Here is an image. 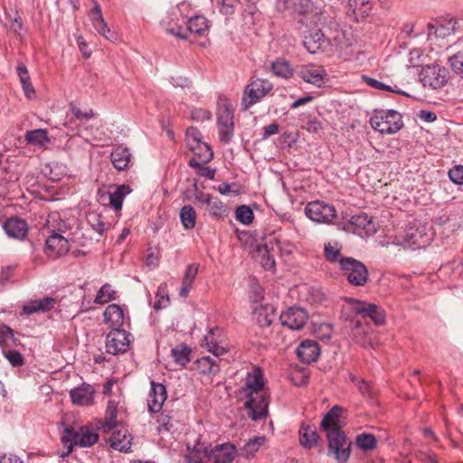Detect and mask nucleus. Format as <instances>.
<instances>
[{"label": "nucleus", "instance_id": "obj_1", "mask_svg": "<svg viewBox=\"0 0 463 463\" xmlns=\"http://www.w3.org/2000/svg\"><path fill=\"white\" fill-rule=\"evenodd\" d=\"M264 378L260 368L255 367L245 377L244 384L239 389L241 399H245L244 407L249 418L257 421L268 415L269 398L264 392Z\"/></svg>", "mask_w": 463, "mask_h": 463}, {"label": "nucleus", "instance_id": "obj_2", "mask_svg": "<svg viewBox=\"0 0 463 463\" xmlns=\"http://www.w3.org/2000/svg\"><path fill=\"white\" fill-rule=\"evenodd\" d=\"M303 43L307 52L312 54L318 52H327L333 47L337 50H343L353 44L352 41L346 37L345 32H338L333 41H330L325 37V34L320 30L312 32L305 36Z\"/></svg>", "mask_w": 463, "mask_h": 463}, {"label": "nucleus", "instance_id": "obj_3", "mask_svg": "<svg viewBox=\"0 0 463 463\" xmlns=\"http://www.w3.org/2000/svg\"><path fill=\"white\" fill-rule=\"evenodd\" d=\"M61 440L67 447V454H69L74 446L82 448L93 446L99 440V435L90 426H68L64 428Z\"/></svg>", "mask_w": 463, "mask_h": 463}, {"label": "nucleus", "instance_id": "obj_4", "mask_svg": "<svg viewBox=\"0 0 463 463\" xmlns=\"http://www.w3.org/2000/svg\"><path fill=\"white\" fill-rule=\"evenodd\" d=\"M369 122L373 129L385 135L395 134L403 128L402 116L394 109H375Z\"/></svg>", "mask_w": 463, "mask_h": 463}, {"label": "nucleus", "instance_id": "obj_5", "mask_svg": "<svg viewBox=\"0 0 463 463\" xmlns=\"http://www.w3.org/2000/svg\"><path fill=\"white\" fill-rule=\"evenodd\" d=\"M340 269L352 286L363 287L369 280L366 266L352 257L340 260Z\"/></svg>", "mask_w": 463, "mask_h": 463}, {"label": "nucleus", "instance_id": "obj_6", "mask_svg": "<svg viewBox=\"0 0 463 463\" xmlns=\"http://www.w3.org/2000/svg\"><path fill=\"white\" fill-rule=\"evenodd\" d=\"M273 90V84L268 80H251L244 89L241 99L243 110H248L251 106L261 100Z\"/></svg>", "mask_w": 463, "mask_h": 463}, {"label": "nucleus", "instance_id": "obj_7", "mask_svg": "<svg viewBox=\"0 0 463 463\" xmlns=\"http://www.w3.org/2000/svg\"><path fill=\"white\" fill-rule=\"evenodd\" d=\"M328 440V455L334 457L338 463H345L351 454V441L343 430L331 431L326 434Z\"/></svg>", "mask_w": 463, "mask_h": 463}, {"label": "nucleus", "instance_id": "obj_8", "mask_svg": "<svg viewBox=\"0 0 463 463\" xmlns=\"http://www.w3.org/2000/svg\"><path fill=\"white\" fill-rule=\"evenodd\" d=\"M430 240V236L425 232V228L416 222L408 225L398 239L403 247L413 249L426 247Z\"/></svg>", "mask_w": 463, "mask_h": 463}, {"label": "nucleus", "instance_id": "obj_9", "mask_svg": "<svg viewBox=\"0 0 463 463\" xmlns=\"http://www.w3.org/2000/svg\"><path fill=\"white\" fill-rule=\"evenodd\" d=\"M420 80L424 87L441 89L448 81V70L440 65H427L420 72Z\"/></svg>", "mask_w": 463, "mask_h": 463}, {"label": "nucleus", "instance_id": "obj_10", "mask_svg": "<svg viewBox=\"0 0 463 463\" xmlns=\"http://www.w3.org/2000/svg\"><path fill=\"white\" fill-rule=\"evenodd\" d=\"M306 215L317 222L329 223L336 217V210L334 205L323 201L310 202L305 207Z\"/></svg>", "mask_w": 463, "mask_h": 463}, {"label": "nucleus", "instance_id": "obj_11", "mask_svg": "<svg viewBox=\"0 0 463 463\" xmlns=\"http://www.w3.org/2000/svg\"><path fill=\"white\" fill-rule=\"evenodd\" d=\"M208 28V21L204 16L194 15L187 21L186 28L177 26L176 28H167L166 31L168 33L178 38L186 39L188 37V33L203 35L204 33L207 32Z\"/></svg>", "mask_w": 463, "mask_h": 463}, {"label": "nucleus", "instance_id": "obj_12", "mask_svg": "<svg viewBox=\"0 0 463 463\" xmlns=\"http://www.w3.org/2000/svg\"><path fill=\"white\" fill-rule=\"evenodd\" d=\"M352 309L364 318L369 317L376 326H382L385 323L384 310L373 303L353 299Z\"/></svg>", "mask_w": 463, "mask_h": 463}, {"label": "nucleus", "instance_id": "obj_13", "mask_svg": "<svg viewBox=\"0 0 463 463\" xmlns=\"http://www.w3.org/2000/svg\"><path fill=\"white\" fill-rule=\"evenodd\" d=\"M129 335L126 330H111L106 337V352L114 355L127 352L130 344Z\"/></svg>", "mask_w": 463, "mask_h": 463}, {"label": "nucleus", "instance_id": "obj_14", "mask_svg": "<svg viewBox=\"0 0 463 463\" xmlns=\"http://www.w3.org/2000/svg\"><path fill=\"white\" fill-rule=\"evenodd\" d=\"M279 320L283 326L291 330H300L308 320V315L304 308L292 307L282 312Z\"/></svg>", "mask_w": 463, "mask_h": 463}, {"label": "nucleus", "instance_id": "obj_15", "mask_svg": "<svg viewBox=\"0 0 463 463\" xmlns=\"http://www.w3.org/2000/svg\"><path fill=\"white\" fill-rule=\"evenodd\" d=\"M346 230L359 236H369L376 232V225L366 214L354 215L346 223Z\"/></svg>", "mask_w": 463, "mask_h": 463}, {"label": "nucleus", "instance_id": "obj_16", "mask_svg": "<svg viewBox=\"0 0 463 463\" xmlns=\"http://www.w3.org/2000/svg\"><path fill=\"white\" fill-rule=\"evenodd\" d=\"M351 336L354 342L365 348H374L377 345L375 333L368 325H364L363 322L358 319L354 321Z\"/></svg>", "mask_w": 463, "mask_h": 463}, {"label": "nucleus", "instance_id": "obj_17", "mask_svg": "<svg viewBox=\"0 0 463 463\" xmlns=\"http://www.w3.org/2000/svg\"><path fill=\"white\" fill-rule=\"evenodd\" d=\"M186 137L191 149L203 158V161L208 162L213 158V153L211 147L201 140V134L196 128H188Z\"/></svg>", "mask_w": 463, "mask_h": 463}, {"label": "nucleus", "instance_id": "obj_18", "mask_svg": "<svg viewBox=\"0 0 463 463\" xmlns=\"http://www.w3.org/2000/svg\"><path fill=\"white\" fill-rule=\"evenodd\" d=\"M298 75L306 82L321 87L327 76L324 67L316 64H307L300 67Z\"/></svg>", "mask_w": 463, "mask_h": 463}, {"label": "nucleus", "instance_id": "obj_19", "mask_svg": "<svg viewBox=\"0 0 463 463\" xmlns=\"http://www.w3.org/2000/svg\"><path fill=\"white\" fill-rule=\"evenodd\" d=\"M70 250V244L66 238L57 232L50 235L45 241V253L51 258H58L65 255Z\"/></svg>", "mask_w": 463, "mask_h": 463}, {"label": "nucleus", "instance_id": "obj_20", "mask_svg": "<svg viewBox=\"0 0 463 463\" xmlns=\"http://www.w3.org/2000/svg\"><path fill=\"white\" fill-rule=\"evenodd\" d=\"M110 161L118 171H125L133 165V156L129 148L123 145H117L110 153Z\"/></svg>", "mask_w": 463, "mask_h": 463}, {"label": "nucleus", "instance_id": "obj_21", "mask_svg": "<svg viewBox=\"0 0 463 463\" xmlns=\"http://www.w3.org/2000/svg\"><path fill=\"white\" fill-rule=\"evenodd\" d=\"M151 388L148 393L147 408L149 412L156 413L160 411L166 400L167 393L165 385L151 381Z\"/></svg>", "mask_w": 463, "mask_h": 463}, {"label": "nucleus", "instance_id": "obj_22", "mask_svg": "<svg viewBox=\"0 0 463 463\" xmlns=\"http://www.w3.org/2000/svg\"><path fill=\"white\" fill-rule=\"evenodd\" d=\"M343 411V407L335 405L325 414L321 420L320 427L326 434L331 431L342 430L343 424L341 423L340 418Z\"/></svg>", "mask_w": 463, "mask_h": 463}, {"label": "nucleus", "instance_id": "obj_23", "mask_svg": "<svg viewBox=\"0 0 463 463\" xmlns=\"http://www.w3.org/2000/svg\"><path fill=\"white\" fill-rule=\"evenodd\" d=\"M236 448L230 442L211 447L210 461L213 463H231L235 457Z\"/></svg>", "mask_w": 463, "mask_h": 463}, {"label": "nucleus", "instance_id": "obj_24", "mask_svg": "<svg viewBox=\"0 0 463 463\" xmlns=\"http://www.w3.org/2000/svg\"><path fill=\"white\" fill-rule=\"evenodd\" d=\"M3 228L10 238L20 241L26 238L29 230L27 222L19 217L9 218L4 222Z\"/></svg>", "mask_w": 463, "mask_h": 463}, {"label": "nucleus", "instance_id": "obj_25", "mask_svg": "<svg viewBox=\"0 0 463 463\" xmlns=\"http://www.w3.org/2000/svg\"><path fill=\"white\" fill-rule=\"evenodd\" d=\"M95 390L88 383H82L80 386L71 390L70 397L73 404L79 406H89L93 403Z\"/></svg>", "mask_w": 463, "mask_h": 463}, {"label": "nucleus", "instance_id": "obj_26", "mask_svg": "<svg viewBox=\"0 0 463 463\" xmlns=\"http://www.w3.org/2000/svg\"><path fill=\"white\" fill-rule=\"evenodd\" d=\"M56 304L57 299L52 297H44L41 299L31 300L23 306L20 315H33L39 312H48L52 310Z\"/></svg>", "mask_w": 463, "mask_h": 463}, {"label": "nucleus", "instance_id": "obj_27", "mask_svg": "<svg viewBox=\"0 0 463 463\" xmlns=\"http://www.w3.org/2000/svg\"><path fill=\"white\" fill-rule=\"evenodd\" d=\"M211 445L197 440L193 448L187 445L185 461L187 463H203L204 459L210 461Z\"/></svg>", "mask_w": 463, "mask_h": 463}, {"label": "nucleus", "instance_id": "obj_28", "mask_svg": "<svg viewBox=\"0 0 463 463\" xmlns=\"http://www.w3.org/2000/svg\"><path fill=\"white\" fill-rule=\"evenodd\" d=\"M91 2L93 3V8L90 12L91 24L100 35L110 40L112 35H110V29L102 16L101 7L96 0H91Z\"/></svg>", "mask_w": 463, "mask_h": 463}, {"label": "nucleus", "instance_id": "obj_29", "mask_svg": "<svg viewBox=\"0 0 463 463\" xmlns=\"http://www.w3.org/2000/svg\"><path fill=\"white\" fill-rule=\"evenodd\" d=\"M104 321L112 330H121L125 321L123 309L117 304L109 305L104 311Z\"/></svg>", "mask_w": 463, "mask_h": 463}, {"label": "nucleus", "instance_id": "obj_30", "mask_svg": "<svg viewBox=\"0 0 463 463\" xmlns=\"http://www.w3.org/2000/svg\"><path fill=\"white\" fill-rule=\"evenodd\" d=\"M298 358L305 364L315 362L320 354V348L316 341L305 340L297 348Z\"/></svg>", "mask_w": 463, "mask_h": 463}, {"label": "nucleus", "instance_id": "obj_31", "mask_svg": "<svg viewBox=\"0 0 463 463\" xmlns=\"http://www.w3.org/2000/svg\"><path fill=\"white\" fill-rule=\"evenodd\" d=\"M132 437L128 430L121 427L120 429L113 431L109 438L110 446L119 451L128 452L131 448Z\"/></svg>", "mask_w": 463, "mask_h": 463}, {"label": "nucleus", "instance_id": "obj_32", "mask_svg": "<svg viewBox=\"0 0 463 463\" xmlns=\"http://www.w3.org/2000/svg\"><path fill=\"white\" fill-rule=\"evenodd\" d=\"M299 443L305 449L314 448L318 441L319 436L314 425L303 423L298 431Z\"/></svg>", "mask_w": 463, "mask_h": 463}, {"label": "nucleus", "instance_id": "obj_33", "mask_svg": "<svg viewBox=\"0 0 463 463\" xmlns=\"http://www.w3.org/2000/svg\"><path fill=\"white\" fill-rule=\"evenodd\" d=\"M456 22L448 21L445 23L429 24H428V38L430 40L432 37L444 39L449 36L455 30Z\"/></svg>", "mask_w": 463, "mask_h": 463}, {"label": "nucleus", "instance_id": "obj_34", "mask_svg": "<svg viewBox=\"0 0 463 463\" xmlns=\"http://www.w3.org/2000/svg\"><path fill=\"white\" fill-rule=\"evenodd\" d=\"M118 402L109 400L106 408L105 418L100 423L99 429L104 432L109 431L117 427Z\"/></svg>", "mask_w": 463, "mask_h": 463}, {"label": "nucleus", "instance_id": "obj_35", "mask_svg": "<svg viewBox=\"0 0 463 463\" xmlns=\"http://www.w3.org/2000/svg\"><path fill=\"white\" fill-rule=\"evenodd\" d=\"M253 315L260 326H269L274 320V307L270 305H260L254 307Z\"/></svg>", "mask_w": 463, "mask_h": 463}, {"label": "nucleus", "instance_id": "obj_36", "mask_svg": "<svg viewBox=\"0 0 463 463\" xmlns=\"http://www.w3.org/2000/svg\"><path fill=\"white\" fill-rule=\"evenodd\" d=\"M131 192V189L129 185L127 184H121L116 187V189L113 192H109L107 194L109 200V205L117 212L120 211L122 208L123 201L129 193Z\"/></svg>", "mask_w": 463, "mask_h": 463}, {"label": "nucleus", "instance_id": "obj_37", "mask_svg": "<svg viewBox=\"0 0 463 463\" xmlns=\"http://www.w3.org/2000/svg\"><path fill=\"white\" fill-rule=\"evenodd\" d=\"M233 122V109L227 100L218 102L217 125H229Z\"/></svg>", "mask_w": 463, "mask_h": 463}, {"label": "nucleus", "instance_id": "obj_38", "mask_svg": "<svg viewBox=\"0 0 463 463\" xmlns=\"http://www.w3.org/2000/svg\"><path fill=\"white\" fill-rule=\"evenodd\" d=\"M266 438L264 436H258L253 439H250L246 444L241 448L240 456L244 457L246 458H252L256 452L261 448V446L265 443Z\"/></svg>", "mask_w": 463, "mask_h": 463}, {"label": "nucleus", "instance_id": "obj_39", "mask_svg": "<svg viewBox=\"0 0 463 463\" xmlns=\"http://www.w3.org/2000/svg\"><path fill=\"white\" fill-rule=\"evenodd\" d=\"M272 72L282 79H290L294 75V69L289 61L284 59H278L271 64Z\"/></svg>", "mask_w": 463, "mask_h": 463}, {"label": "nucleus", "instance_id": "obj_40", "mask_svg": "<svg viewBox=\"0 0 463 463\" xmlns=\"http://www.w3.org/2000/svg\"><path fill=\"white\" fill-rule=\"evenodd\" d=\"M171 354L174 361L183 367L190 362L191 348L184 344H181L175 348H172Z\"/></svg>", "mask_w": 463, "mask_h": 463}, {"label": "nucleus", "instance_id": "obj_41", "mask_svg": "<svg viewBox=\"0 0 463 463\" xmlns=\"http://www.w3.org/2000/svg\"><path fill=\"white\" fill-rule=\"evenodd\" d=\"M26 142L30 145L42 146L49 142L47 131L43 128L29 130L24 137Z\"/></svg>", "mask_w": 463, "mask_h": 463}, {"label": "nucleus", "instance_id": "obj_42", "mask_svg": "<svg viewBox=\"0 0 463 463\" xmlns=\"http://www.w3.org/2000/svg\"><path fill=\"white\" fill-rule=\"evenodd\" d=\"M180 220L184 229L192 230L195 227L196 213L191 205H184L180 210Z\"/></svg>", "mask_w": 463, "mask_h": 463}, {"label": "nucleus", "instance_id": "obj_43", "mask_svg": "<svg viewBox=\"0 0 463 463\" xmlns=\"http://www.w3.org/2000/svg\"><path fill=\"white\" fill-rule=\"evenodd\" d=\"M349 9L353 11L355 18L368 16L371 11L369 0H348Z\"/></svg>", "mask_w": 463, "mask_h": 463}, {"label": "nucleus", "instance_id": "obj_44", "mask_svg": "<svg viewBox=\"0 0 463 463\" xmlns=\"http://www.w3.org/2000/svg\"><path fill=\"white\" fill-rule=\"evenodd\" d=\"M116 298L117 291L113 289L110 284L106 283L98 291L94 302L99 305H104L109 301L115 300Z\"/></svg>", "mask_w": 463, "mask_h": 463}, {"label": "nucleus", "instance_id": "obj_45", "mask_svg": "<svg viewBox=\"0 0 463 463\" xmlns=\"http://www.w3.org/2000/svg\"><path fill=\"white\" fill-rule=\"evenodd\" d=\"M285 7L292 13L307 14L311 8L310 0H284Z\"/></svg>", "mask_w": 463, "mask_h": 463}, {"label": "nucleus", "instance_id": "obj_46", "mask_svg": "<svg viewBox=\"0 0 463 463\" xmlns=\"http://www.w3.org/2000/svg\"><path fill=\"white\" fill-rule=\"evenodd\" d=\"M324 253L326 260L331 263L338 262L340 264V260L345 258L341 256V246L338 243L332 244L328 242L325 244Z\"/></svg>", "mask_w": 463, "mask_h": 463}, {"label": "nucleus", "instance_id": "obj_47", "mask_svg": "<svg viewBox=\"0 0 463 463\" xmlns=\"http://www.w3.org/2000/svg\"><path fill=\"white\" fill-rule=\"evenodd\" d=\"M88 225L96 232L99 236L103 234L106 230V225L101 220V216L96 213H90L87 215Z\"/></svg>", "mask_w": 463, "mask_h": 463}, {"label": "nucleus", "instance_id": "obj_48", "mask_svg": "<svg viewBox=\"0 0 463 463\" xmlns=\"http://www.w3.org/2000/svg\"><path fill=\"white\" fill-rule=\"evenodd\" d=\"M356 445L364 451L371 450L376 446V439L373 434L362 433L356 437Z\"/></svg>", "mask_w": 463, "mask_h": 463}, {"label": "nucleus", "instance_id": "obj_49", "mask_svg": "<svg viewBox=\"0 0 463 463\" xmlns=\"http://www.w3.org/2000/svg\"><path fill=\"white\" fill-rule=\"evenodd\" d=\"M235 214L236 219L245 225L250 224L254 219L253 212L247 205H241L237 207Z\"/></svg>", "mask_w": 463, "mask_h": 463}, {"label": "nucleus", "instance_id": "obj_50", "mask_svg": "<svg viewBox=\"0 0 463 463\" xmlns=\"http://www.w3.org/2000/svg\"><path fill=\"white\" fill-rule=\"evenodd\" d=\"M14 340V330L5 325L0 324V347L4 350L10 346V342Z\"/></svg>", "mask_w": 463, "mask_h": 463}, {"label": "nucleus", "instance_id": "obj_51", "mask_svg": "<svg viewBox=\"0 0 463 463\" xmlns=\"http://www.w3.org/2000/svg\"><path fill=\"white\" fill-rule=\"evenodd\" d=\"M210 214L213 217H222L226 214L227 208L224 203L217 197H213L207 205Z\"/></svg>", "mask_w": 463, "mask_h": 463}, {"label": "nucleus", "instance_id": "obj_52", "mask_svg": "<svg viewBox=\"0 0 463 463\" xmlns=\"http://www.w3.org/2000/svg\"><path fill=\"white\" fill-rule=\"evenodd\" d=\"M362 79L370 87L373 88V89H376V90H387V91H392V92H396V93H399V94H402L404 96H409L406 92L404 91H402V90H392V88L389 85H386L384 84L383 82L382 81H379L375 79H373L369 76H365V75H363L362 76Z\"/></svg>", "mask_w": 463, "mask_h": 463}, {"label": "nucleus", "instance_id": "obj_53", "mask_svg": "<svg viewBox=\"0 0 463 463\" xmlns=\"http://www.w3.org/2000/svg\"><path fill=\"white\" fill-rule=\"evenodd\" d=\"M301 120L305 123V125L302 126V128L306 129L309 133H318V131L322 129V123L316 117L307 115L304 116V118Z\"/></svg>", "mask_w": 463, "mask_h": 463}, {"label": "nucleus", "instance_id": "obj_54", "mask_svg": "<svg viewBox=\"0 0 463 463\" xmlns=\"http://www.w3.org/2000/svg\"><path fill=\"white\" fill-rule=\"evenodd\" d=\"M169 301L170 299L166 292V286L160 285L156 292V301L154 307L156 309L165 308L168 306Z\"/></svg>", "mask_w": 463, "mask_h": 463}, {"label": "nucleus", "instance_id": "obj_55", "mask_svg": "<svg viewBox=\"0 0 463 463\" xmlns=\"http://www.w3.org/2000/svg\"><path fill=\"white\" fill-rule=\"evenodd\" d=\"M448 62L455 73L463 75V52H458L450 56Z\"/></svg>", "mask_w": 463, "mask_h": 463}, {"label": "nucleus", "instance_id": "obj_56", "mask_svg": "<svg viewBox=\"0 0 463 463\" xmlns=\"http://www.w3.org/2000/svg\"><path fill=\"white\" fill-rule=\"evenodd\" d=\"M259 251L261 254V265L265 269H271L275 267V259L272 255L269 254L268 250V246L264 245L263 247L259 246Z\"/></svg>", "mask_w": 463, "mask_h": 463}, {"label": "nucleus", "instance_id": "obj_57", "mask_svg": "<svg viewBox=\"0 0 463 463\" xmlns=\"http://www.w3.org/2000/svg\"><path fill=\"white\" fill-rule=\"evenodd\" d=\"M234 133V124L218 126L220 141L223 144L229 143Z\"/></svg>", "mask_w": 463, "mask_h": 463}, {"label": "nucleus", "instance_id": "obj_58", "mask_svg": "<svg viewBox=\"0 0 463 463\" xmlns=\"http://www.w3.org/2000/svg\"><path fill=\"white\" fill-rule=\"evenodd\" d=\"M4 356L14 367H20L24 364L22 354L16 350L3 351Z\"/></svg>", "mask_w": 463, "mask_h": 463}, {"label": "nucleus", "instance_id": "obj_59", "mask_svg": "<svg viewBox=\"0 0 463 463\" xmlns=\"http://www.w3.org/2000/svg\"><path fill=\"white\" fill-rule=\"evenodd\" d=\"M221 333L222 329L220 327L210 329L203 338V346L208 350L211 349L218 342L216 336H220Z\"/></svg>", "mask_w": 463, "mask_h": 463}, {"label": "nucleus", "instance_id": "obj_60", "mask_svg": "<svg viewBox=\"0 0 463 463\" xmlns=\"http://www.w3.org/2000/svg\"><path fill=\"white\" fill-rule=\"evenodd\" d=\"M220 6V12L223 14H232L235 12V8L239 4V0H218Z\"/></svg>", "mask_w": 463, "mask_h": 463}, {"label": "nucleus", "instance_id": "obj_61", "mask_svg": "<svg viewBox=\"0 0 463 463\" xmlns=\"http://www.w3.org/2000/svg\"><path fill=\"white\" fill-rule=\"evenodd\" d=\"M351 379H352V382L357 383V387L363 396L368 397V398L373 397V392L372 390V386L368 382H366L364 380H358L354 376H353Z\"/></svg>", "mask_w": 463, "mask_h": 463}, {"label": "nucleus", "instance_id": "obj_62", "mask_svg": "<svg viewBox=\"0 0 463 463\" xmlns=\"http://www.w3.org/2000/svg\"><path fill=\"white\" fill-rule=\"evenodd\" d=\"M197 273H198V265H196V264L188 265L186 268L184 276L183 278L182 283L192 286Z\"/></svg>", "mask_w": 463, "mask_h": 463}, {"label": "nucleus", "instance_id": "obj_63", "mask_svg": "<svg viewBox=\"0 0 463 463\" xmlns=\"http://www.w3.org/2000/svg\"><path fill=\"white\" fill-rule=\"evenodd\" d=\"M200 363L203 366H207V371L211 374H217L220 371V366L216 359H213L209 356L203 357L200 361Z\"/></svg>", "mask_w": 463, "mask_h": 463}, {"label": "nucleus", "instance_id": "obj_64", "mask_svg": "<svg viewBox=\"0 0 463 463\" xmlns=\"http://www.w3.org/2000/svg\"><path fill=\"white\" fill-rule=\"evenodd\" d=\"M449 179L458 184H463V165H455L449 171Z\"/></svg>", "mask_w": 463, "mask_h": 463}]
</instances>
